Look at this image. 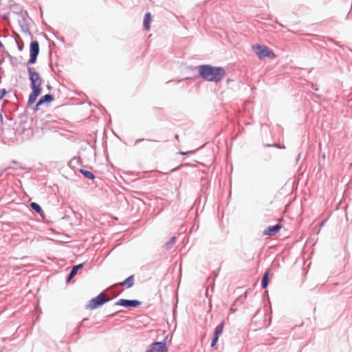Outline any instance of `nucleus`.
I'll use <instances>...</instances> for the list:
<instances>
[{"label": "nucleus", "mask_w": 352, "mask_h": 352, "mask_svg": "<svg viewBox=\"0 0 352 352\" xmlns=\"http://www.w3.org/2000/svg\"><path fill=\"white\" fill-rule=\"evenodd\" d=\"M197 68L199 76L206 81L218 82L226 76V71L221 67L201 65Z\"/></svg>", "instance_id": "f257e3e1"}, {"label": "nucleus", "mask_w": 352, "mask_h": 352, "mask_svg": "<svg viewBox=\"0 0 352 352\" xmlns=\"http://www.w3.org/2000/svg\"><path fill=\"white\" fill-rule=\"evenodd\" d=\"M27 69L30 80V87L32 89V92L29 95L28 100V105L30 106L36 101L37 97L41 94L43 80L39 74L35 71L34 68L28 66Z\"/></svg>", "instance_id": "f03ea898"}, {"label": "nucleus", "mask_w": 352, "mask_h": 352, "mask_svg": "<svg viewBox=\"0 0 352 352\" xmlns=\"http://www.w3.org/2000/svg\"><path fill=\"white\" fill-rule=\"evenodd\" d=\"M252 49L259 59H263L266 57L271 58L275 57L274 53L265 45L256 44L252 45Z\"/></svg>", "instance_id": "7ed1b4c3"}, {"label": "nucleus", "mask_w": 352, "mask_h": 352, "mask_svg": "<svg viewBox=\"0 0 352 352\" xmlns=\"http://www.w3.org/2000/svg\"><path fill=\"white\" fill-rule=\"evenodd\" d=\"M110 300V298L107 297L103 293H100L96 297L91 299L85 308L87 309H95L103 304Z\"/></svg>", "instance_id": "20e7f679"}, {"label": "nucleus", "mask_w": 352, "mask_h": 352, "mask_svg": "<svg viewBox=\"0 0 352 352\" xmlns=\"http://www.w3.org/2000/svg\"><path fill=\"white\" fill-rule=\"evenodd\" d=\"M39 54V44L37 41H33L30 47V58L27 65H32L36 63L37 56Z\"/></svg>", "instance_id": "39448f33"}, {"label": "nucleus", "mask_w": 352, "mask_h": 352, "mask_svg": "<svg viewBox=\"0 0 352 352\" xmlns=\"http://www.w3.org/2000/svg\"><path fill=\"white\" fill-rule=\"evenodd\" d=\"M115 304L125 307H136L141 304V302L138 300L120 299Z\"/></svg>", "instance_id": "423d86ee"}, {"label": "nucleus", "mask_w": 352, "mask_h": 352, "mask_svg": "<svg viewBox=\"0 0 352 352\" xmlns=\"http://www.w3.org/2000/svg\"><path fill=\"white\" fill-rule=\"evenodd\" d=\"M166 350L164 342H155L150 345L146 352H164Z\"/></svg>", "instance_id": "0eeeda50"}, {"label": "nucleus", "mask_w": 352, "mask_h": 352, "mask_svg": "<svg viewBox=\"0 0 352 352\" xmlns=\"http://www.w3.org/2000/svg\"><path fill=\"white\" fill-rule=\"evenodd\" d=\"M224 321H221V323H219L215 328L214 332L213 334V337L211 340L210 346L212 347L214 346L217 342L218 341L219 336L221 334L223 327H224Z\"/></svg>", "instance_id": "6e6552de"}, {"label": "nucleus", "mask_w": 352, "mask_h": 352, "mask_svg": "<svg viewBox=\"0 0 352 352\" xmlns=\"http://www.w3.org/2000/svg\"><path fill=\"white\" fill-rule=\"evenodd\" d=\"M280 228L281 226L278 223L272 226H269L263 231V235L273 236L278 233Z\"/></svg>", "instance_id": "1a4fd4ad"}, {"label": "nucleus", "mask_w": 352, "mask_h": 352, "mask_svg": "<svg viewBox=\"0 0 352 352\" xmlns=\"http://www.w3.org/2000/svg\"><path fill=\"white\" fill-rule=\"evenodd\" d=\"M83 263H80L72 267L69 275L67 277V282L69 283L77 274L78 271L82 268Z\"/></svg>", "instance_id": "9d476101"}, {"label": "nucleus", "mask_w": 352, "mask_h": 352, "mask_svg": "<svg viewBox=\"0 0 352 352\" xmlns=\"http://www.w3.org/2000/svg\"><path fill=\"white\" fill-rule=\"evenodd\" d=\"M135 282L134 275H131L126 278L124 281L119 283L120 286L126 287V288H130L133 287Z\"/></svg>", "instance_id": "9b49d317"}, {"label": "nucleus", "mask_w": 352, "mask_h": 352, "mask_svg": "<svg viewBox=\"0 0 352 352\" xmlns=\"http://www.w3.org/2000/svg\"><path fill=\"white\" fill-rule=\"evenodd\" d=\"M54 100L53 95L48 94L42 96L37 102V106H41L44 103H48Z\"/></svg>", "instance_id": "f8f14e48"}, {"label": "nucleus", "mask_w": 352, "mask_h": 352, "mask_svg": "<svg viewBox=\"0 0 352 352\" xmlns=\"http://www.w3.org/2000/svg\"><path fill=\"white\" fill-rule=\"evenodd\" d=\"M269 274H270V270H267L264 273L262 280H261V287L262 288L265 289L268 286L269 284Z\"/></svg>", "instance_id": "ddd939ff"}, {"label": "nucleus", "mask_w": 352, "mask_h": 352, "mask_svg": "<svg viewBox=\"0 0 352 352\" xmlns=\"http://www.w3.org/2000/svg\"><path fill=\"white\" fill-rule=\"evenodd\" d=\"M151 19V14L150 12L146 13L144 18V26L146 30L150 29V22Z\"/></svg>", "instance_id": "4468645a"}, {"label": "nucleus", "mask_w": 352, "mask_h": 352, "mask_svg": "<svg viewBox=\"0 0 352 352\" xmlns=\"http://www.w3.org/2000/svg\"><path fill=\"white\" fill-rule=\"evenodd\" d=\"M175 242H176V237L172 236L169 239V241L165 243L164 248H166V250H170L173 248L174 245L175 244Z\"/></svg>", "instance_id": "2eb2a0df"}, {"label": "nucleus", "mask_w": 352, "mask_h": 352, "mask_svg": "<svg viewBox=\"0 0 352 352\" xmlns=\"http://www.w3.org/2000/svg\"><path fill=\"white\" fill-rule=\"evenodd\" d=\"M16 131L18 133L25 134L27 135L30 134V129L25 128L23 124H20L19 128L16 129Z\"/></svg>", "instance_id": "dca6fc26"}, {"label": "nucleus", "mask_w": 352, "mask_h": 352, "mask_svg": "<svg viewBox=\"0 0 352 352\" xmlns=\"http://www.w3.org/2000/svg\"><path fill=\"white\" fill-rule=\"evenodd\" d=\"M30 207L31 208L34 210L35 212H36L38 214H42L43 213V210L41 208V207L36 203L35 202H32L30 204Z\"/></svg>", "instance_id": "f3484780"}, {"label": "nucleus", "mask_w": 352, "mask_h": 352, "mask_svg": "<svg viewBox=\"0 0 352 352\" xmlns=\"http://www.w3.org/2000/svg\"><path fill=\"white\" fill-rule=\"evenodd\" d=\"M80 172L87 179H94L95 178L94 173L89 170L80 169Z\"/></svg>", "instance_id": "a211bd4d"}, {"label": "nucleus", "mask_w": 352, "mask_h": 352, "mask_svg": "<svg viewBox=\"0 0 352 352\" xmlns=\"http://www.w3.org/2000/svg\"><path fill=\"white\" fill-rule=\"evenodd\" d=\"M144 140H146V141H148V142H157V140H152V139H144V138H142V139H138L135 142V145H137L140 142H142V141H144Z\"/></svg>", "instance_id": "6ab92c4d"}, {"label": "nucleus", "mask_w": 352, "mask_h": 352, "mask_svg": "<svg viewBox=\"0 0 352 352\" xmlns=\"http://www.w3.org/2000/svg\"><path fill=\"white\" fill-rule=\"evenodd\" d=\"M6 92L7 91H6V89H0V100H1L4 97V96L6 94Z\"/></svg>", "instance_id": "aec40b11"}, {"label": "nucleus", "mask_w": 352, "mask_h": 352, "mask_svg": "<svg viewBox=\"0 0 352 352\" xmlns=\"http://www.w3.org/2000/svg\"><path fill=\"white\" fill-rule=\"evenodd\" d=\"M318 165H319L320 168H322L324 165V161H322V160L321 161L320 160L318 162Z\"/></svg>", "instance_id": "412c9836"}, {"label": "nucleus", "mask_w": 352, "mask_h": 352, "mask_svg": "<svg viewBox=\"0 0 352 352\" xmlns=\"http://www.w3.org/2000/svg\"><path fill=\"white\" fill-rule=\"evenodd\" d=\"M16 43L18 45V48L20 51L23 50V46L20 45V44L16 41Z\"/></svg>", "instance_id": "4be33fe9"}, {"label": "nucleus", "mask_w": 352, "mask_h": 352, "mask_svg": "<svg viewBox=\"0 0 352 352\" xmlns=\"http://www.w3.org/2000/svg\"><path fill=\"white\" fill-rule=\"evenodd\" d=\"M38 107H39V106H37V103H36V105L34 106V109H33L34 111H38Z\"/></svg>", "instance_id": "5701e85b"}, {"label": "nucleus", "mask_w": 352, "mask_h": 352, "mask_svg": "<svg viewBox=\"0 0 352 352\" xmlns=\"http://www.w3.org/2000/svg\"><path fill=\"white\" fill-rule=\"evenodd\" d=\"M321 157H322V161H324V160H325V158H326V155H325V153H322V154Z\"/></svg>", "instance_id": "b1692460"}, {"label": "nucleus", "mask_w": 352, "mask_h": 352, "mask_svg": "<svg viewBox=\"0 0 352 352\" xmlns=\"http://www.w3.org/2000/svg\"><path fill=\"white\" fill-rule=\"evenodd\" d=\"M300 153H299V154L298 155L297 157H296V162H298V160H300Z\"/></svg>", "instance_id": "393cba45"}, {"label": "nucleus", "mask_w": 352, "mask_h": 352, "mask_svg": "<svg viewBox=\"0 0 352 352\" xmlns=\"http://www.w3.org/2000/svg\"><path fill=\"white\" fill-rule=\"evenodd\" d=\"M3 122V116L0 113V122L2 123Z\"/></svg>", "instance_id": "a878e982"}, {"label": "nucleus", "mask_w": 352, "mask_h": 352, "mask_svg": "<svg viewBox=\"0 0 352 352\" xmlns=\"http://www.w3.org/2000/svg\"><path fill=\"white\" fill-rule=\"evenodd\" d=\"M0 48H3V45L1 41H0Z\"/></svg>", "instance_id": "bb28decb"}, {"label": "nucleus", "mask_w": 352, "mask_h": 352, "mask_svg": "<svg viewBox=\"0 0 352 352\" xmlns=\"http://www.w3.org/2000/svg\"><path fill=\"white\" fill-rule=\"evenodd\" d=\"M175 138H176L177 140H178V139H179V135H175Z\"/></svg>", "instance_id": "cd10ccee"}]
</instances>
